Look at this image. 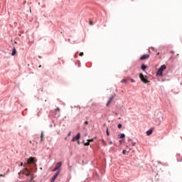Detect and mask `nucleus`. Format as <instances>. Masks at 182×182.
I'll use <instances>...</instances> for the list:
<instances>
[{
    "label": "nucleus",
    "mask_w": 182,
    "mask_h": 182,
    "mask_svg": "<svg viewBox=\"0 0 182 182\" xmlns=\"http://www.w3.org/2000/svg\"><path fill=\"white\" fill-rule=\"evenodd\" d=\"M20 173L26 176V177H29L30 180L28 182H32L33 178H35L33 173H31V170L28 169V168L23 169Z\"/></svg>",
    "instance_id": "obj_1"
},
{
    "label": "nucleus",
    "mask_w": 182,
    "mask_h": 182,
    "mask_svg": "<svg viewBox=\"0 0 182 182\" xmlns=\"http://www.w3.org/2000/svg\"><path fill=\"white\" fill-rule=\"evenodd\" d=\"M166 70V65H163L160 67V68L157 71L158 76H163V71Z\"/></svg>",
    "instance_id": "obj_2"
},
{
    "label": "nucleus",
    "mask_w": 182,
    "mask_h": 182,
    "mask_svg": "<svg viewBox=\"0 0 182 182\" xmlns=\"http://www.w3.org/2000/svg\"><path fill=\"white\" fill-rule=\"evenodd\" d=\"M139 77L144 83H149V80H147L146 76L144 77V75L141 73L139 74Z\"/></svg>",
    "instance_id": "obj_3"
},
{
    "label": "nucleus",
    "mask_w": 182,
    "mask_h": 182,
    "mask_svg": "<svg viewBox=\"0 0 182 182\" xmlns=\"http://www.w3.org/2000/svg\"><path fill=\"white\" fill-rule=\"evenodd\" d=\"M60 167H62V162H58L55 164V167L54 168V169H53V171H56L58 170V171H60V170H59L60 168Z\"/></svg>",
    "instance_id": "obj_4"
},
{
    "label": "nucleus",
    "mask_w": 182,
    "mask_h": 182,
    "mask_svg": "<svg viewBox=\"0 0 182 182\" xmlns=\"http://www.w3.org/2000/svg\"><path fill=\"white\" fill-rule=\"evenodd\" d=\"M60 173V171H58L57 173L54 174V176L51 178L50 182H55L56 178H58V176H59Z\"/></svg>",
    "instance_id": "obj_5"
},
{
    "label": "nucleus",
    "mask_w": 182,
    "mask_h": 182,
    "mask_svg": "<svg viewBox=\"0 0 182 182\" xmlns=\"http://www.w3.org/2000/svg\"><path fill=\"white\" fill-rule=\"evenodd\" d=\"M35 164V158L30 157L29 159H27L26 164Z\"/></svg>",
    "instance_id": "obj_6"
},
{
    "label": "nucleus",
    "mask_w": 182,
    "mask_h": 182,
    "mask_svg": "<svg viewBox=\"0 0 182 182\" xmlns=\"http://www.w3.org/2000/svg\"><path fill=\"white\" fill-rule=\"evenodd\" d=\"M80 139V133H77L75 136H74L72 139V141H78Z\"/></svg>",
    "instance_id": "obj_7"
},
{
    "label": "nucleus",
    "mask_w": 182,
    "mask_h": 182,
    "mask_svg": "<svg viewBox=\"0 0 182 182\" xmlns=\"http://www.w3.org/2000/svg\"><path fill=\"white\" fill-rule=\"evenodd\" d=\"M150 58V55L149 54H145L144 55H142L141 58H140V60H146V59H149Z\"/></svg>",
    "instance_id": "obj_8"
},
{
    "label": "nucleus",
    "mask_w": 182,
    "mask_h": 182,
    "mask_svg": "<svg viewBox=\"0 0 182 182\" xmlns=\"http://www.w3.org/2000/svg\"><path fill=\"white\" fill-rule=\"evenodd\" d=\"M113 99H114V96L112 95L109 97V100H108V102H107V103L106 105L107 107H109V105H110V103H112V100H113Z\"/></svg>",
    "instance_id": "obj_9"
},
{
    "label": "nucleus",
    "mask_w": 182,
    "mask_h": 182,
    "mask_svg": "<svg viewBox=\"0 0 182 182\" xmlns=\"http://www.w3.org/2000/svg\"><path fill=\"white\" fill-rule=\"evenodd\" d=\"M59 112H60L59 108L55 109V117H56V116L57 117H59V116H60V114H59Z\"/></svg>",
    "instance_id": "obj_10"
},
{
    "label": "nucleus",
    "mask_w": 182,
    "mask_h": 182,
    "mask_svg": "<svg viewBox=\"0 0 182 182\" xmlns=\"http://www.w3.org/2000/svg\"><path fill=\"white\" fill-rule=\"evenodd\" d=\"M15 55H16V48H15V47H14L12 53H11V55L15 56Z\"/></svg>",
    "instance_id": "obj_11"
},
{
    "label": "nucleus",
    "mask_w": 182,
    "mask_h": 182,
    "mask_svg": "<svg viewBox=\"0 0 182 182\" xmlns=\"http://www.w3.org/2000/svg\"><path fill=\"white\" fill-rule=\"evenodd\" d=\"M151 133H153V130L149 129L146 132V136H150V134H151Z\"/></svg>",
    "instance_id": "obj_12"
},
{
    "label": "nucleus",
    "mask_w": 182,
    "mask_h": 182,
    "mask_svg": "<svg viewBox=\"0 0 182 182\" xmlns=\"http://www.w3.org/2000/svg\"><path fill=\"white\" fill-rule=\"evenodd\" d=\"M125 136H126L124 135V134H120L118 135V137L119 139H124Z\"/></svg>",
    "instance_id": "obj_13"
},
{
    "label": "nucleus",
    "mask_w": 182,
    "mask_h": 182,
    "mask_svg": "<svg viewBox=\"0 0 182 182\" xmlns=\"http://www.w3.org/2000/svg\"><path fill=\"white\" fill-rule=\"evenodd\" d=\"M147 68V66H146L144 64L141 65V69L142 70H145Z\"/></svg>",
    "instance_id": "obj_14"
},
{
    "label": "nucleus",
    "mask_w": 182,
    "mask_h": 182,
    "mask_svg": "<svg viewBox=\"0 0 182 182\" xmlns=\"http://www.w3.org/2000/svg\"><path fill=\"white\" fill-rule=\"evenodd\" d=\"M127 79H123L122 81H121V83H127Z\"/></svg>",
    "instance_id": "obj_15"
},
{
    "label": "nucleus",
    "mask_w": 182,
    "mask_h": 182,
    "mask_svg": "<svg viewBox=\"0 0 182 182\" xmlns=\"http://www.w3.org/2000/svg\"><path fill=\"white\" fill-rule=\"evenodd\" d=\"M127 80H131L132 83H134V82H136L134 79H132L130 77H127Z\"/></svg>",
    "instance_id": "obj_16"
},
{
    "label": "nucleus",
    "mask_w": 182,
    "mask_h": 182,
    "mask_svg": "<svg viewBox=\"0 0 182 182\" xmlns=\"http://www.w3.org/2000/svg\"><path fill=\"white\" fill-rule=\"evenodd\" d=\"M43 134L41 133V141H43Z\"/></svg>",
    "instance_id": "obj_17"
},
{
    "label": "nucleus",
    "mask_w": 182,
    "mask_h": 182,
    "mask_svg": "<svg viewBox=\"0 0 182 182\" xmlns=\"http://www.w3.org/2000/svg\"><path fill=\"white\" fill-rule=\"evenodd\" d=\"M84 144H85V146H89L90 144V143L87 141V142L85 143Z\"/></svg>",
    "instance_id": "obj_18"
},
{
    "label": "nucleus",
    "mask_w": 182,
    "mask_h": 182,
    "mask_svg": "<svg viewBox=\"0 0 182 182\" xmlns=\"http://www.w3.org/2000/svg\"><path fill=\"white\" fill-rule=\"evenodd\" d=\"M106 133H107V136H109V129H107Z\"/></svg>",
    "instance_id": "obj_19"
},
{
    "label": "nucleus",
    "mask_w": 182,
    "mask_h": 182,
    "mask_svg": "<svg viewBox=\"0 0 182 182\" xmlns=\"http://www.w3.org/2000/svg\"><path fill=\"white\" fill-rule=\"evenodd\" d=\"M117 127H118V129H121V128H122V124H119L117 125Z\"/></svg>",
    "instance_id": "obj_20"
},
{
    "label": "nucleus",
    "mask_w": 182,
    "mask_h": 182,
    "mask_svg": "<svg viewBox=\"0 0 182 182\" xmlns=\"http://www.w3.org/2000/svg\"><path fill=\"white\" fill-rule=\"evenodd\" d=\"M102 142L103 143V144L105 145V146H107V144H106V141H105V140H102Z\"/></svg>",
    "instance_id": "obj_21"
},
{
    "label": "nucleus",
    "mask_w": 182,
    "mask_h": 182,
    "mask_svg": "<svg viewBox=\"0 0 182 182\" xmlns=\"http://www.w3.org/2000/svg\"><path fill=\"white\" fill-rule=\"evenodd\" d=\"M80 56H83V55H84V53H83V52H81V53H80Z\"/></svg>",
    "instance_id": "obj_22"
},
{
    "label": "nucleus",
    "mask_w": 182,
    "mask_h": 182,
    "mask_svg": "<svg viewBox=\"0 0 182 182\" xmlns=\"http://www.w3.org/2000/svg\"><path fill=\"white\" fill-rule=\"evenodd\" d=\"M68 170H70V171H72V166H68Z\"/></svg>",
    "instance_id": "obj_23"
},
{
    "label": "nucleus",
    "mask_w": 182,
    "mask_h": 182,
    "mask_svg": "<svg viewBox=\"0 0 182 182\" xmlns=\"http://www.w3.org/2000/svg\"><path fill=\"white\" fill-rule=\"evenodd\" d=\"M87 141L90 143V142L93 141V139H87Z\"/></svg>",
    "instance_id": "obj_24"
},
{
    "label": "nucleus",
    "mask_w": 182,
    "mask_h": 182,
    "mask_svg": "<svg viewBox=\"0 0 182 182\" xmlns=\"http://www.w3.org/2000/svg\"><path fill=\"white\" fill-rule=\"evenodd\" d=\"M122 154H126V150L122 151Z\"/></svg>",
    "instance_id": "obj_25"
},
{
    "label": "nucleus",
    "mask_w": 182,
    "mask_h": 182,
    "mask_svg": "<svg viewBox=\"0 0 182 182\" xmlns=\"http://www.w3.org/2000/svg\"><path fill=\"white\" fill-rule=\"evenodd\" d=\"M85 124H89V122L85 121Z\"/></svg>",
    "instance_id": "obj_26"
},
{
    "label": "nucleus",
    "mask_w": 182,
    "mask_h": 182,
    "mask_svg": "<svg viewBox=\"0 0 182 182\" xmlns=\"http://www.w3.org/2000/svg\"><path fill=\"white\" fill-rule=\"evenodd\" d=\"M71 133H72V132H70L68 133V136H70Z\"/></svg>",
    "instance_id": "obj_27"
},
{
    "label": "nucleus",
    "mask_w": 182,
    "mask_h": 182,
    "mask_svg": "<svg viewBox=\"0 0 182 182\" xmlns=\"http://www.w3.org/2000/svg\"><path fill=\"white\" fill-rule=\"evenodd\" d=\"M20 166H23V163L21 162V164H20Z\"/></svg>",
    "instance_id": "obj_28"
},
{
    "label": "nucleus",
    "mask_w": 182,
    "mask_h": 182,
    "mask_svg": "<svg viewBox=\"0 0 182 182\" xmlns=\"http://www.w3.org/2000/svg\"><path fill=\"white\" fill-rule=\"evenodd\" d=\"M0 177H4V175H2V174H1V175H0Z\"/></svg>",
    "instance_id": "obj_29"
},
{
    "label": "nucleus",
    "mask_w": 182,
    "mask_h": 182,
    "mask_svg": "<svg viewBox=\"0 0 182 182\" xmlns=\"http://www.w3.org/2000/svg\"><path fill=\"white\" fill-rule=\"evenodd\" d=\"M109 144H113V142H112V141H109Z\"/></svg>",
    "instance_id": "obj_30"
},
{
    "label": "nucleus",
    "mask_w": 182,
    "mask_h": 182,
    "mask_svg": "<svg viewBox=\"0 0 182 182\" xmlns=\"http://www.w3.org/2000/svg\"><path fill=\"white\" fill-rule=\"evenodd\" d=\"M90 25H92V21H90Z\"/></svg>",
    "instance_id": "obj_31"
},
{
    "label": "nucleus",
    "mask_w": 182,
    "mask_h": 182,
    "mask_svg": "<svg viewBox=\"0 0 182 182\" xmlns=\"http://www.w3.org/2000/svg\"><path fill=\"white\" fill-rule=\"evenodd\" d=\"M77 144H80L79 141H77Z\"/></svg>",
    "instance_id": "obj_32"
},
{
    "label": "nucleus",
    "mask_w": 182,
    "mask_h": 182,
    "mask_svg": "<svg viewBox=\"0 0 182 182\" xmlns=\"http://www.w3.org/2000/svg\"><path fill=\"white\" fill-rule=\"evenodd\" d=\"M41 65H39V68H41Z\"/></svg>",
    "instance_id": "obj_33"
}]
</instances>
